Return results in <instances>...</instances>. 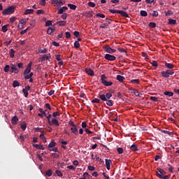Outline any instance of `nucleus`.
<instances>
[{
	"instance_id": "f257e3e1",
	"label": "nucleus",
	"mask_w": 179,
	"mask_h": 179,
	"mask_svg": "<svg viewBox=\"0 0 179 179\" xmlns=\"http://www.w3.org/2000/svg\"><path fill=\"white\" fill-rule=\"evenodd\" d=\"M161 75L162 78L168 79V78H170V76H176V72H174V70L166 69V71H162L161 72Z\"/></svg>"
},
{
	"instance_id": "f03ea898",
	"label": "nucleus",
	"mask_w": 179,
	"mask_h": 179,
	"mask_svg": "<svg viewBox=\"0 0 179 179\" xmlns=\"http://www.w3.org/2000/svg\"><path fill=\"white\" fill-rule=\"evenodd\" d=\"M15 6H10L8 8L4 9L2 11L3 16H8V15H12L15 13Z\"/></svg>"
},
{
	"instance_id": "7ed1b4c3",
	"label": "nucleus",
	"mask_w": 179,
	"mask_h": 179,
	"mask_svg": "<svg viewBox=\"0 0 179 179\" xmlns=\"http://www.w3.org/2000/svg\"><path fill=\"white\" fill-rule=\"evenodd\" d=\"M106 79H107V77L106 76V75L102 74L101 76V82L102 83V85H103V86H112L113 85V82L111 81H107Z\"/></svg>"
},
{
	"instance_id": "20e7f679",
	"label": "nucleus",
	"mask_w": 179,
	"mask_h": 179,
	"mask_svg": "<svg viewBox=\"0 0 179 179\" xmlns=\"http://www.w3.org/2000/svg\"><path fill=\"white\" fill-rule=\"evenodd\" d=\"M113 97V94L111 92H108L106 94L99 95V99L102 100V101H107V100H110Z\"/></svg>"
},
{
	"instance_id": "39448f33",
	"label": "nucleus",
	"mask_w": 179,
	"mask_h": 179,
	"mask_svg": "<svg viewBox=\"0 0 179 179\" xmlns=\"http://www.w3.org/2000/svg\"><path fill=\"white\" fill-rule=\"evenodd\" d=\"M49 125H53L54 127H59V122L58 119L52 117L51 120H49Z\"/></svg>"
},
{
	"instance_id": "423d86ee",
	"label": "nucleus",
	"mask_w": 179,
	"mask_h": 179,
	"mask_svg": "<svg viewBox=\"0 0 179 179\" xmlns=\"http://www.w3.org/2000/svg\"><path fill=\"white\" fill-rule=\"evenodd\" d=\"M103 50H104V51H106V52H108V54H114V52H117V50L111 48V47H110V45H106L103 48Z\"/></svg>"
},
{
	"instance_id": "0eeeda50",
	"label": "nucleus",
	"mask_w": 179,
	"mask_h": 179,
	"mask_svg": "<svg viewBox=\"0 0 179 179\" xmlns=\"http://www.w3.org/2000/svg\"><path fill=\"white\" fill-rule=\"evenodd\" d=\"M10 72L11 73H15V75H17V73H19V69L16 67V66H15L13 64H12L10 65Z\"/></svg>"
},
{
	"instance_id": "6e6552de",
	"label": "nucleus",
	"mask_w": 179,
	"mask_h": 179,
	"mask_svg": "<svg viewBox=\"0 0 179 179\" xmlns=\"http://www.w3.org/2000/svg\"><path fill=\"white\" fill-rule=\"evenodd\" d=\"M33 62H30L27 66L26 69L24 71V75H29V73H30V72H31V65H32Z\"/></svg>"
},
{
	"instance_id": "1a4fd4ad",
	"label": "nucleus",
	"mask_w": 179,
	"mask_h": 179,
	"mask_svg": "<svg viewBox=\"0 0 179 179\" xmlns=\"http://www.w3.org/2000/svg\"><path fill=\"white\" fill-rule=\"evenodd\" d=\"M104 58L105 59H107V61H110V62L115 61V59H117L115 56L111 55L110 54H106L104 56Z\"/></svg>"
},
{
	"instance_id": "9d476101",
	"label": "nucleus",
	"mask_w": 179,
	"mask_h": 179,
	"mask_svg": "<svg viewBox=\"0 0 179 179\" xmlns=\"http://www.w3.org/2000/svg\"><path fill=\"white\" fill-rule=\"evenodd\" d=\"M55 31V27L54 25H52L51 27H49L47 29V34H52Z\"/></svg>"
},
{
	"instance_id": "9b49d317",
	"label": "nucleus",
	"mask_w": 179,
	"mask_h": 179,
	"mask_svg": "<svg viewBox=\"0 0 179 179\" xmlns=\"http://www.w3.org/2000/svg\"><path fill=\"white\" fill-rule=\"evenodd\" d=\"M85 73L90 76H94V71L92 69L87 68L85 69Z\"/></svg>"
},
{
	"instance_id": "f8f14e48",
	"label": "nucleus",
	"mask_w": 179,
	"mask_h": 179,
	"mask_svg": "<svg viewBox=\"0 0 179 179\" xmlns=\"http://www.w3.org/2000/svg\"><path fill=\"white\" fill-rule=\"evenodd\" d=\"M17 122H19V117H17V116H16V115H14L11 118V124L13 125H16L17 124Z\"/></svg>"
},
{
	"instance_id": "ddd939ff",
	"label": "nucleus",
	"mask_w": 179,
	"mask_h": 179,
	"mask_svg": "<svg viewBox=\"0 0 179 179\" xmlns=\"http://www.w3.org/2000/svg\"><path fill=\"white\" fill-rule=\"evenodd\" d=\"M165 68H167L168 70H173L174 69V64L171 63L165 62L164 63Z\"/></svg>"
},
{
	"instance_id": "4468645a",
	"label": "nucleus",
	"mask_w": 179,
	"mask_h": 179,
	"mask_svg": "<svg viewBox=\"0 0 179 179\" xmlns=\"http://www.w3.org/2000/svg\"><path fill=\"white\" fill-rule=\"evenodd\" d=\"M112 163L113 162L110 159H105V164H106L107 170H110Z\"/></svg>"
},
{
	"instance_id": "2eb2a0df",
	"label": "nucleus",
	"mask_w": 179,
	"mask_h": 179,
	"mask_svg": "<svg viewBox=\"0 0 179 179\" xmlns=\"http://www.w3.org/2000/svg\"><path fill=\"white\" fill-rule=\"evenodd\" d=\"M71 131L73 135H78L79 134V131L78 130V126L71 127Z\"/></svg>"
},
{
	"instance_id": "dca6fc26",
	"label": "nucleus",
	"mask_w": 179,
	"mask_h": 179,
	"mask_svg": "<svg viewBox=\"0 0 179 179\" xmlns=\"http://www.w3.org/2000/svg\"><path fill=\"white\" fill-rule=\"evenodd\" d=\"M65 10H68V8L66 6H63L58 10L57 13L58 15H62Z\"/></svg>"
},
{
	"instance_id": "f3484780",
	"label": "nucleus",
	"mask_w": 179,
	"mask_h": 179,
	"mask_svg": "<svg viewBox=\"0 0 179 179\" xmlns=\"http://www.w3.org/2000/svg\"><path fill=\"white\" fill-rule=\"evenodd\" d=\"M118 14L121 15V16L123 17H129V15H128L127 13L124 10H119Z\"/></svg>"
},
{
	"instance_id": "a211bd4d",
	"label": "nucleus",
	"mask_w": 179,
	"mask_h": 179,
	"mask_svg": "<svg viewBox=\"0 0 179 179\" xmlns=\"http://www.w3.org/2000/svg\"><path fill=\"white\" fill-rule=\"evenodd\" d=\"M55 146H57V143L52 141L49 143L48 149L50 150V149H52V148H55Z\"/></svg>"
},
{
	"instance_id": "6ab92c4d",
	"label": "nucleus",
	"mask_w": 179,
	"mask_h": 179,
	"mask_svg": "<svg viewBox=\"0 0 179 179\" xmlns=\"http://www.w3.org/2000/svg\"><path fill=\"white\" fill-rule=\"evenodd\" d=\"M117 80H118V82H120V83H122L124 82V80H125V77L121 76V75H117L116 77Z\"/></svg>"
},
{
	"instance_id": "aec40b11",
	"label": "nucleus",
	"mask_w": 179,
	"mask_h": 179,
	"mask_svg": "<svg viewBox=\"0 0 179 179\" xmlns=\"http://www.w3.org/2000/svg\"><path fill=\"white\" fill-rule=\"evenodd\" d=\"M32 146H34V148H36V149H39L40 150H44L45 149L43 145L33 144Z\"/></svg>"
},
{
	"instance_id": "412c9836",
	"label": "nucleus",
	"mask_w": 179,
	"mask_h": 179,
	"mask_svg": "<svg viewBox=\"0 0 179 179\" xmlns=\"http://www.w3.org/2000/svg\"><path fill=\"white\" fill-rule=\"evenodd\" d=\"M164 96H168V97H173L174 96V92L170 91H165L164 92Z\"/></svg>"
},
{
	"instance_id": "4be33fe9",
	"label": "nucleus",
	"mask_w": 179,
	"mask_h": 179,
	"mask_svg": "<svg viewBox=\"0 0 179 179\" xmlns=\"http://www.w3.org/2000/svg\"><path fill=\"white\" fill-rule=\"evenodd\" d=\"M56 24H58V26H66V21L63 20V21H57L56 22Z\"/></svg>"
},
{
	"instance_id": "5701e85b",
	"label": "nucleus",
	"mask_w": 179,
	"mask_h": 179,
	"mask_svg": "<svg viewBox=\"0 0 179 179\" xmlns=\"http://www.w3.org/2000/svg\"><path fill=\"white\" fill-rule=\"evenodd\" d=\"M130 150H133V152H138V146L135 144H133L130 146Z\"/></svg>"
},
{
	"instance_id": "b1692460",
	"label": "nucleus",
	"mask_w": 179,
	"mask_h": 179,
	"mask_svg": "<svg viewBox=\"0 0 179 179\" xmlns=\"http://www.w3.org/2000/svg\"><path fill=\"white\" fill-rule=\"evenodd\" d=\"M20 127H21V129H22V131H26V128H27V124L23 122L20 124Z\"/></svg>"
},
{
	"instance_id": "393cba45",
	"label": "nucleus",
	"mask_w": 179,
	"mask_h": 179,
	"mask_svg": "<svg viewBox=\"0 0 179 179\" xmlns=\"http://www.w3.org/2000/svg\"><path fill=\"white\" fill-rule=\"evenodd\" d=\"M67 6H69V8H70V9H71L72 10H76L77 6L75 4L68 3Z\"/></svg>"
},
{
	"instance_id": "a878e982",
	"label": "nucleus",
	"mask_w": 179,
	"mask_h": 179,
	"mask_svg": "<svg viewBox=\"0 0 179 179\" xmlns=\"http://www.w3.org/2000/svg\"><path fill=\"white\" fill-rule=\"evenodd\" d=\"M168 24H177V21L176 20L169 18L168 20Z\"/></svg>"
},
{
	"instance_id": "bb28decb",
	"label": "nucleus",
	"mask_w": 179,
	"mask_h": 179,
	"mask_svg": "<svg viewBox=\"0 0 179 179\" xmlns=\"http://www.w3.org/2000/svg\"><path fill=\"white\" fill-rule=\"evenodd\" d=\"M15 52H16V51H15L13 49L10 50V52H9L10 58H15Z\"/></svg>"
},
{
	"instance_id": "cd10ccee",
	"label": "nucleus",
	"mask_w": 179,
	"mask_h": 179,
	"mask_svg": "<svg viewBox=\"0 0 179 179\" xmlns=\"http://www.w3.org/2000/svg\"><path fill=\"white\" fill-rule=\"evenodd\" d=\"M130 83H131L132 85H139L140 81L139 79H133L130 81Z\"/></svg>"
},
{
	"instance_id": "c85d7f7f",
	"label": "nucleus",
	"mask_w": 179,
	"mask_h": 179,
	"mask_svg": "<svg viewBox=\"0 0 179 179\" xmlns=\"http://www.w3.org/2000/svg\"><path fill=\"white\" fill-rule=\"evenodd\" d=\"M20 86V83L17 80H14L13 82V87H19Z\"/></svg>"
},
{
	"instance_id": "c756f323",
	"label": "nucleus",
	"mask_w": 179,
	"mask_h": 179,
	"mask_svg": "<svg viewBox=\"0 0 179 179\" xmlns=\"http://www.w3.org/2000/svg\"><path fill=\"white\" fill-rule=\"evenodd\" d=\"M34 12V10L30 8V9H27L24 13V15H31Z\"/></svg>"
},
{
	"instance_id": "7c9ffc66",
	"label": "nucleus",
	"mask_w": 179,
	"mask_h": 179,
	"mask_svg": "<svg viewBox=\"0 0 179 179\" xmlns=\"http://www.w3.org/2000/svg\"><path fill=\"white\" fill-rule=\"evenodd\" d=\"M85 15H86L87 17H93V11L92 10L87 11L85 13Z\"/></svg>"
},
{
	"instance_id": "2f4dec72",
	"label": "nucleus",
	"mask_w": 179,
	"mask_h": 179,
	"mask_svg": "<svg viewBox=\"0 0 179 179\" xmlns=\"http://www.w3.org/2000/svg\"><path fill=\"white\" fill-rule=\"evenodd\" d=\"M45 176H47L48 177H51V176H52V170L51 169H48L45 171Z\"/></svg>"
},
{
	"instance_id": "473e14b6",
	"label": "nucleus",
	"mask_w": 179,
	"mask_h": 179,
	"mask_svg": "<svg viewBox=\"0 0 179 179\" xmlns=\"http://www.w3.org/2000/svg\"><path fill=\"white\" fill-rule=\"evenodd\" d=\"M150 15L153 17H157V16H159V13L157 10H152V13H150Z\"/></svg>"
},
{
	"instance_id": "72a5a7b5",
	"label": "nucleus",
	"mask_w": 179,
	"mask_h": 179,
	"mask_svg": "<svg viewBox=\"0 0 179 179\" xmlns=\"http://www.w3.org/2000/svg\"><path fill=\"white\" fill-rule=\"evenodd\" d=\"M45 26L46 27H50V26H52V20H47V21L45 22Z\"/></svg>"
},
{
	"instance_id": "f704fd0d",
	"label": "nucleus",
	"mask_w": 179,
	"mask_h": 179,
	"mask_svg": "<svg viewBox=\"0 0 179 179\" xmlns=\"http://www.w3.org/2000/svg\"><path fill=\"white\" fill-rule=\"evenodd\" d=\"M161 132H162L163 134H166V135H169V136H171V135H173V132L169 131L167 130H161Z\"/></svg>"
},
{
	"instance_id": "c9c22d12",
	"label": "nucleus",
	"mask_w": 179,
	"mask_h": 179,
	"mask_svg": "<svg viewBox=\"0 0 179 179\" xmlns=\"http://www.w3.org/2000/svg\"><path fill=\"white\" fill-rule=\"evenodd\" d=\"M140 15L141 16H143V17H146V16H148V12H146V10H141Z\"/></svg>"
},
{
	"instance_id": "e433bc0d",
	"label": "nucleus",
	"mask_w": 179,
	"mask_h": 179,
	"mask_svg": "<svg viewBox=\"0 0 179 179\" xmlns=\"http://www.w3.org/2000/svg\"><path fill=\"white\" fill-rule=\"evenodd\" d=\"M1 31H3V33H6L8 31V24L3 25L1 27Z\"/></svg>"
},
{
	"instance_id": "4c0bfd02",
	"label": "nucleus",
	"mask_w": 179,
	"mask_h": 179,
	"mask_svg": "<svg viewBox=\"0 0 179 179\" xmlns=\"http://www.w3.org/2000/svg\"><path fill=\"white\" fill-rule=\"evenodd\" d=\"M164 13L166 16H171L174 15V13H173L171 10L164 11Z\"/></svg>"
},
{
	"instance_id": "58836bf2",
	"label": "nucleus",
	"mask_w": 179,
	"mask_h": 179,
	"mask_svg": "<svg viewBox=\"0 0 179 179\" xmlns=\"http://www.w3.org/2000/svg\"><path fill=\"white\" fill-rule=\"evenodd\" d=\"M107 106H109V107H113L114 103L113 102V100H108L106 101Z\"/></svg>"
},
{
	"instance_id": "ea45409f",
	"label": "nucleus",
	"mask_w": 179,
	"mask_h": 179,
	"mask_svg": "<svg viewBox=\"0 0 179 179\" xmlns=\"http://www.w3.org/2000/svg\"><path fill=\"white\" fill-rule=\"evenodd\" d=\"M117 152L119 153V155H122V153H124V148L119 147L117 148Z\"/></svg>"
},
{
	"instance_id": "a19ab883",
	"label": "nucleus",
	"mask_w": 179,
	"mask_h": 179,
	"mask_svg": "<svg viewBox=\"0 0 179 179\" xmlns=\"http://www.w3.org/2000/svg\"><path fill=\"white\" fill-rule=\"evenodd\" d=\"M55 173H56V174H57V176L58 177H63V176H64V174L62 173V172L61 171H59V170H56V171H55Z\"/></svg>"
},
{
	"instance_id": "79ce46f5",
	"label": "nucleus",
	"mask_w": 179,
	"mask_h": 179,
	"mask_svg": "<svg viewBox=\"0 0 179 179\" xmlns=\"http://www.w3.org/2000/svg\"><path fill=\"white\" fill-rule=\"evenodd\" d=\"M10 69V66L7 64L5 66L4 69H3V71L4 72H6V73H8V72H9V69Z\"/></svg>"
},
{
	"instance_id": "37998d69",
	"label": "nucleus",
	"mask_w": 179,
	"mask_h": 179,
	"mask_svg": "<svg viewBox=\"0 0 179 179\" xmlns=\"http://www.w3.org/2000/svg\"><path fill=\"white\" fill-rule=\"evenodd\" d=\"M117 50L119 51V52H121V53L123 52L124 54H127V50L122 48H118Z\"/></svg>"
},
{
	"instance_id": "c03bdc74",
	"label": "nucleus",
	"mask_w": 179,
	"mask_h": 179,
	"mask_svg": "<svg viewBox=\"0 0 179 179\" xmlns=\"http://www.w3.org/2000/svg\"><path fill=\"white\" fill-rule=\"evenodd\" d=\"M87 5L90 8H94V6H96V3L94 2H92V1L88 2Z\"/></svg>"
},
{
	"instance_id": "a18cd8bd",
	"label": "nucleus",
	"mask_w": 179,
	"mask_h": 179,
	"mask_svg": "<svg viewBox=\"0 0 179 179\" xmlns=\"http://www.w3.org/2000/svg\"><path fill=\"white\" fill-rule=\"evenodd\" d=\"M96 17H101V19H104V17H106V15L104 14H101V13H96Z\"/></svg>"
},
{
	"instance_id": "49530a36",
	"label": "nucleus",
	"mask_w": 179,
	"mask_h": 179,
	"mask_svg": "<svg viewBox=\"0 0 179 179\" xmlns=\"http://www.w3.org/2000/svg\"><path fill=\"white\" fill-rule=\"evenodd\" d=\"M151 65H152V66H155V68H157L159 66L157 61H152V62H151Z\"/></svg>"
},
{
	"instance_id": "de8ad7c7",
	"label": "nucleus",
	"mask_w": 179,
	"mask_h": 179,
	"mask_svg": "<svg viewBox=\"0 0 179 179\" xmlns=\"http://www.w3.org/2000/svg\"><path fill=\"white\" fill-rule=\"evenodd\" d=\"M134 94H135V96H138V97L140 96H142V92H140L136 90H134Z\"/></svg>"
},
{
	"instance_id": "09e8293b",
	"label": "nucleus",
	"mask_w": 179,
	"mask_h": 179,
	"mask_svg": "<svg viewBox=\"0 0 179 179\" xmlns=\"http://www.w3.org/2000/svg\"><path fill=\"white\" fill-rule=\"evenodd\" d=\"M149 27H152V29H155L156 27V22H150L148 24Z\"/></svg>"
},
{
	"instance_id": "8fccbe9b",
	"label": "nucleus",
	"mask_w": 179,
	"mask_h": 179,
	"mask_svg": "<svg viewBox=\"0 0 179 179\" xmlns=\"http://www.w3.org/2000/svg\"><path fill=\"white\" fill-rule=\"evenodd\" d=\"M74 47L75 48H79V47H80V43H79V41H76L74 42Z\"/></svg>"
},
{
	"instance_id": "3c124183",
	"label": "nucleus",
	"mask_w": 179,
	"mask_h": 179,
	"mask_svg": "<svg viewBox=\"0 0 179 179\" xmlns=\"http://www.w3.org/2000/svg\"><path fill=\"white\" fill-rule=\"evenodd\" d=\"M52 156L54 159H59V154L53 152V153H52Z\"/></svg>"
},
{
	"instance_id": "603ef678",
	"label": "nucleus",
	"mask_w": 179,
	"mask_h": 179,
	"mask_svg": "<svg viewBox=\"0 0 179 179\" xmlns=\"http://www.w3.org/2000/svg\"><path fill=\"white\" fill-rule=\"evenodd\" d=\"M159 173H161L162 176H164L166 174V171L162 169L161 168L157 169Z\"/></svg>"
},
{
	"instance_id": "864d4df0",
	"label": "nucleus",
	"mask_w": 179,
	"mask_h": 179,
	"mask_svg": "<svg viewBox=\"0 0 179 179\" xmlns=\"http://www.w3.org/2000/svg\"><path fill=\"white\" fill-rule=\"evenodd\" d=\"M150 100H152V101H159V98L156 96H150Z\"/></svg>"
},
{
	"instance_id": "5fc2aeb1",
	"label": "nucleus",
	"mask_w": 179,
	"mask_h": 179,
	"mask_svg": "<svg viewBox=\"0 0 179 179\" xmlns=\"http://www.w3.org/2000/svg\"><path fill=\"white\" fill-rule=\"evenodd\" d=\"M66 17H68V14L66 13H62V19H63V20H66Z\"/></svg>"
},
{
	"instance_id": "6e6d98bb",
	"label": "nucleus",
	"mask_w": 179,
	"mask_h": 179,
	"mask_svg": "<svg viewBox=\"0 0 179 179\" xmlns=\"http://www.w3.org/2000/svg\"><path fill=\"white\" fill-rule=\"evenodd\" d=\"M86 177H90V175L87 172H85L83 173V177L81 178V179H86Z\"/></svg>"
},
{
	"instance_id": "4d7b16f0",
	"label": "nucleus",
	"mask_w": 179,
	"mask_h": 179,
	"mask_svg": "<svg viewBox=\"0 0 179 179\" xmlns=\"http://www.w3.org/2000/svg\"><path fill=\"white\" fill-rule=\"evenodd\" d=\"M22 93L24 97H27L29 96V91H27L26 90H22Z\"/></svg>"
},
{
	"instance_id": "13d9d810",
	"label": "nucleus",
	"mask_w": 179,
	"mask_h": 179,
	"mask_svg": "<svg viewBox=\"0 0 179 179\" xmlns=\"http://www.w3.org/2000/svg\"><path fill=\"white\" fill-rule=\"evenodd\" d=\"M69 125L70 126V127H76V124H75V122H73V121H72V120H69Z\"/></svg>"
},
{
	"instance_id": "bf43d9fd",
	"label": "nucleus",
	"mask_w": 179,
	"mask_h": 179,
	"mask_svg": "<svg viewBox=\"0 0 179 179\" xmlns=\"http://www.w3.org/2000/svg\"><path fill=\"white\" fill-rule=\"evenodd\" d=\"M60 143H62V145H68V141H64V139L61 138L59 140Z\"/></svg>"
},
{
	"instance_id": "052dcab7",
	"label": "nucleus",
	"mask_w": 179,
	"mask_h": 179,
	"mask_svg": "<svg viewBox=\"0 0 179 179\" xmlns=\"http://www.w3.org/2000/svg\"><path fill=\"white\" fill-rule=\"evenodd\" d=\"M17 138L20 139L22 142H24V136L22 134L18 135Z\"/></svg>"
},
{
	"instance_id": "680f3d73",
	"label": "nucleus",
	"mask_w": 179,
	"mask_h": 179,
	"mask_svg": "<svg viewBox=\"0 0 179 179\" xmlns=\"http://www.w3.org/2000/svg\"><path fill=\"white\" fill-rule=\"evenodd\" d=\"M109 12H110V13H118V12H120V10L110 9Z\"/></svg>"
},
{
	"instance_id": "e2e57ef3",
	"label": "nucleus",
	"mask_w": 179,
	"mask_h": 179,
	"mask_svg": "<svg viewBox=\"0 0 179 179\" xmlns=\"http://www.w3.org/2000/svg\"><path fill=\"white\" fill-rule=\"evenodd\" d=\"M67 169H69V170H76V167L73 166V165L67 166Z\"/></svg>"
},
{
	"instance_id": "0e129e2a",
	"label": "nucleus",
	"mask_w": 179,
	"mask_h": 179,
	"mask_svg": "<svg viewBox=\"0 0 179 179\" xmlns=\"http://www.w3.org/2000/svg\"><path fill=\"white\" fill-rule=\"evenodd\" d=\"M45 3H46L45 0H41L40 2H39V4H40L41 6H45Z\"/></svg>"
},
{
	"instance_id": "69168bd1",
	"label": "nucleus",
	"mask_w": 179,
	"mask_h": 179,
	"mask_svg": "<svg viewBox=\"0 0 179 179\" xmlns=\"http://www.w3.org/2000/svg\"><path fill=\"white\" fill-rule=\"evenodd\" d=\"M11 43H12V40H10V41H5V42L3 43V44H4V45H5V47H8V45H10Z\"/></svg>"
},
{
	"instance_id": "338daca9",
	"label": "nucleus",
	"mask_w": 179,
	"mask_h": 179,
	"mask_svg": "<svg viewBox=\"0 0 179 179\" xmlns=\"http://www.w3.org/2000/svg\"><path fill=\"white\" fill-rule=\"evenodd\" d=\"M92 103H100V99L95 98L92 101Z\"/></svg>"
},
{
	"instance_id": "774afa93",
	"label": "nucleus",
	"mask_w": 179,
	"mask_h": 179,
	"mask_svg": "<svg viewBox=\"0 0 179 179\" xmlns=\"http://www.w3.org/2000/svg\"><path fill=\"white\" fill-rule=\"evenodd\" d=\"M71 32H69V31H66V38H71Z\"/></svg>"
}]
</instances>
